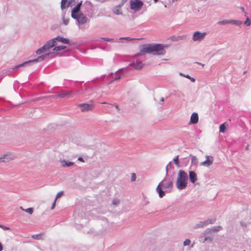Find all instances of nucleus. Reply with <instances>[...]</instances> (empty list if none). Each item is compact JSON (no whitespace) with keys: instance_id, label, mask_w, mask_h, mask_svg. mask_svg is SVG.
<instances>
[{"instance_id":"32","label":"nucleus","mask_w":251,"mask_h":251,"mask_svg":"<svg viewBox=\"0 0 251 251\" xmlns=\"http://www.w3.org/2000/svg\"><path fill=\"white\" fill-rule=\"evenodd\" d=\"M56 201H57V200L55 199V200H54V201L53 203H52V205L51 208V209H53L54 208V207H55V204H56Z\"/></svg>"},{"instance_id":"41","label":"nucleus","mask_w":251,"mask_h":251,"mask_svg":"<svg viewBox=\"0 0 251 251\" xmlns=\"http://www.w3.org/2000/svg\"><path fill=\"white\" fill-rule=\"evenodd\" d=\"M121 77L120 76L118 77H115V80H118V79H119Z\"/></svg>"},{"instance_id":"35","label":"nucleus","mask_w":251,"mask_h":251,"mask_svg":"<svg viewBox=\"0 0 251 251\" xmlns=\"http://www.w3.org/2000/svg\"><path fill=\"white\" fill-rule=\"evenodd\" d=\"M118 202H119V201H118V200H115V201H113V203L114 205L117 204Z\"/></svg>"},{"instance_id":"14","label":"nucleus","mask_w":251,"mask_h":251,"mask_svg":"<svg viewBox=\"0 0 251 251\" xmlns=\"http://www.w3.org/2000/svg\"><path fill=\"white\" fill-rule=\"evenodd\" d=\"M189 178L192 183L195 182L197 180V174L193 171L189 172Z\"/></svg>"},{"instance_id":"18","label":"nucleus","mask_w":251,"mask_h":251,"mask_svg":"<svg viewBox=\"0 0 251 251\" xmlns=\"http://www.w3.org/2000/svg\"><path fill=\"white\" fill-rule=\"evenodd\" d=\"M71 93L70 92H62L58 96L60 98H64L69 96Z\"/></svg>"},{"instance_id":"23","label":"nucleus","mask_w":251,"mask_h":251,"mask_svg":"<svg viewBox=\"0 0 251 251\" xmlns=\"http://www.w3.org/2000/svg\"><path fill=\"white\" fill-rule=\"evenodd\" d=\"M66 48V47L64 46H57V47H55L53 48V50L59 51L60 50L65 49Z\"/></svg>"},{"instance_id":"3","label":"nucleus","mask_w":251,"mask_h":251,"mask_svg":"<svg viewBox=\"0 0 251 251\" xmlns=\"http://www.w3.org/2000/svg\"><path fill=\"white\" fill-rule=\"evenodd\" d=\"M187 174L183 170H179L176 182L177 188L179 190L184 189L187 184Z\"/></svg>"},{"instance_id":"44","label":"nucleus","mask_w":251,"mask_h":251,"mask_svg":"<svg viewBox=\"0 0 251 251\" xmlns=\"http://www.w3.org/2000/svg\"><path fill=\"white\" fill-rule=\"evenodd\" d=\"M158 0H154V1L155 2H157L158 1Z\"/></svg>"},{"instance_id":"22","label":"nucleus","mask_w":251,"mask_h":251,"mask_svg":"<svg viewBox=\"0 0 251 251\" xmlns=\"http://www.w3.org/2000/svg\"><path fill=\"white\" fill-rule=\"evenodd\" d=\"M113 12L117 15L121 14V6L119 5L113 10Z\"/></svg>"},{"instance_id":"7","label":"nucleus","mask_w":251,"mask_h":251,"mask_svg":"<svg viewBox=\"0 0 251 251\" xmlns=\"http://www.w3.org/2000/svg\"><path fill=\"white\" fill-rule=\"evenodd\" d=\"M78 106L81 108V111L82 112H85L90 110H92L94 108V105L93 104L89 103H83L79 104Z\"/></svg>"},{"instance_id":"15","label":"nucleus","mask_w":251,"mask_h":251,"mask_svg":"<svg viewBox=\"0 0 251 251\" xmlns=\"http://www.w3.org/2000/svg\"><path fill=\"white\" fill-rule=\"evenodd\" d=\"M55 41H58L64 44H69V40L68 39L62 37L58 36L54 38Z\"/></svg>"},{"instance_id":"12","label":"nucleus","mask_w":251,"mask_h":251,"mask_svg":"<svg viewBox=\"0 0 251 251\" xmlns=\"http://www.w3.org/2000/svg\"><path fill=\"white\" fill-rule=\"evenodd\" d=\"M56 45V41L54 38L47 42L44 46L46 48L47 50H49L50 48L54 47Z\"/></svg>"},{"instance_id":"6","label":"nucleus","mask_w":251,"mask_h":251,"mask_svg":"<svg viewBox=\"0 0 251 251\" xmlns=\"http://www.w3.org/2000/svg\"><path fill=\"white\" fill-rule=\"evenodd\" d=\"M206 34V32L201 33L199 31L195 32L193 35V40L195 41H201L204 39Z\"/></svg>"},{"instance_id":"21","label":"nucleus","mask_w":251,"mask_h":251,"mask_svg":"<svg viewBox=\"0 0 251 251\" xmlns=\"http://www.w3.org/2000/svg\"><path fill=\"white\" fill-rule=\"evenodd\" d=\"M67 0H61V8L62 9H64L66 7H68V5H66Z\"/></svg>"},{"instance_id":"17","label":"nucleus","mask_w":251,"mask_h":251,"mask_svg":"<svg viewBox=\"0 0 251 251\" xmlns=\"http://www.w3.org/2000/svg\"><path fill=\"white\" fill-rule=\"evenodd\" d=\"M226 123H224L220 126V132L224 133L226 131V128L227 126Z\"/></svg>"},{"instance_id":"39","label":"nucleus","mask_w":251,"mask_h":251,"mask_svg":"<svg viewBox=\"0 0 251 251\" xmlns=\"http://www.w3.org/2000/svg\"><path fill=\"white\" fill-rule=\"evenodd\" d=\"M198 64L200 65L202 67H204V64H202V63H197Z\"/></svg>"},{"instance_id":"13","label":"nucleus","mask_w":251,"mask_h":251,"mask_svg":"<svg viewBox=\"0 0 251 251\" xmlns=\"http://www.w3.org/2000/svg\"><path fill=\"white\" fill-rule=\"evenodd\" d=\"M134 69L137 70H140L142 68L144 64L141 61H137L135 63L130 64Z\"/></svg>"},{"instance_id":"28","label":"nucleus","mask_w":251,"mask_h":251,"mask_svg":"<svg viewBox=\"0 0 251 251\" xmlns=\"http://www.w3.org/2000/svg\"><path fill=\"white\" fill-rule=\"evenodd\" d=\"M42 234H36L34 235L32 237V238L36 239H40L41 238Z\"/></svg>"},{"instance_id":"11","label":"nucleus","mask_w":251,"mask_h":251,"mask_svg":"<svg viewBox=\"0 0 251 251\" xmlns=\"http://www.w3.org/2000/svg\"><path fill=\"white\" fill-rule=\"evenodd\" d=\"M199 116L197 113H193L191 116L189 124H196L198 122Z\"/></svg>"},{"instance_id":"34","label":"nucleus","mask_w":251,"mask_h":251,"mask_svg":"<svg viewBox=\"0 0 251 251\" xmlns=\"http://www.w3.org/2000/svg\"><path fill=\"white\" fill-rule=\"evenodd\" d=\"M103 39H104L105 41H113V39H111V38H103Z\"/></svg>"},{"instance_id":"16","label":"nucleus","mask_w":251,"mask_h":251,"mask_svg":"<svg viewBox=\"0 0 251 251\" xmlns=\"http://www.w3.org/2000/svg\"><path fill=\"white\" fill-rule=\"evenodd\" d=\"M61 165L63 167H70L74 165V163L70 161H66L62 160L61 161Z\"/></svg>"},{"instance_id":"45","label":"nucleus","mask_w":251,"mask_h":251,"mask_svg":"<svg viewBox=\"0 0 251 251\" xmlns=\"http://www.w3.org/2000/svg\"><path fill=\"white\" fill-rule=\"evenodd\" d=\"M67 23H68V22H66V21L65 22V24L66 25V24H67Z\"/></svg>"},{"instance_id":"36","label":"nucleus","mask_w":251,"mask_h":251,"mask_svg":"<svg viewBox=\"0 0 251 251\" xmlns=\"http://www.w3.org/2000/svg\"><path fill=\"white\" fill-rule=\"evenodd\" d=\"M78 160L81 162H84L83 158L81 157H78Z\"/></svg>"},{"instance_id":"29","label":"nucleus","mask_w":251,"mask_h":251,"mask_svg":"<svg viewBox=\"0 0 251 251\" xmlns=\"http://www.w3.org/2000/svg\"><path fill=\"white\" fill-rule=\"evenodd\" d=\"M245 24L246 25H251V20L249 19V18H248L246 19V21H245Z\"/></svg>"},{"instance_id":"24","label":"nucleus","mask_w":251,"mask_h":251,"mask_svg":"<svg viewBox=\"0 0 251 251\" xmlns=\"http://www.w3.org/2000/svg\"><path fill=\"white\" fill-rule=\"evenodd\" d=\"M174 163H175V164L177 166H179V161H178V155H177L174 158Z\"/></svg>"},{"instance_id":"20","label":"nucleus","mask_w":251,"mask_h":251,"mask_svg":"<svg viewBox=\"0 0 251 251\" xmlns=\"http://www.w3.org/2000/svg\"><path fill=\"white\" fill-rule=\"evenodd\" d=\"M20 209H22V210L29 213L30 215H31L33 212V209L32 208H28L27 209H24L22 206H21Z\"/></svg>"},{"instance_id":"10","label":"nucleus","mask_w":251,"mask_h":251,"mask_svg":"<svg viewBox=\"0 0 251 251\" xmlns=\"http://www.w3.org/2000/svg\"><path fill=\"white\" fill-rule=\"evenodd\" d=\"M81 5V2L78 3L75 7L72 10V18H76V16L77 14V13L79 12L80 10V6Z\"/></svg>"},{"instance_id":"43","label":"nucleus","mask_w":251,"mask_h":251,"mask_svg":"<svg viewBox=\"0 0 251 251\" xmlns=\"http://www.w3.org/2000/svg\"><path fill=\"white\" fill-rule=\"evenodd\" d=\"M220 229H213L214 231H219Z\"/></svg>"},{"instance_id":"1","label":"nucleus","mask_w":251,"mask_h":251,"mask_svg":"<svg viewBox=\"0 0 251 251\" xmlns=\"http://www.w3.org/2000/svg\"><path fill=\"white\" fill-rule=\"evenodd\" d=\"M151 53L155 55H163L165 53L163 46L161 44L151 45L150 44L144 45L142 46L139 55Z\"/></svg>"},{"instance_id":"30","label":"nucleus","mask_w":251,"mask_h":251,"mask_svg":"<svg viewBox=\"0 0 251 251\" xmlns=\"http://www.w3.org/2000/svg\"><path fill=\"white\" fill-rule=\"evenodd\" d=\"M0 227H1L3 230H8L9 229V227L5 226H3V225H0Z\"/></svg>"},{"instance_id":"46","label":"nucleus","mask_w":251,"mask_h":251,"mask_svg":"<svg viewBox=\"0 0 251 251\" xmlns=\"http://www.w3.org/2000/svg\"><path fill=\"white\" fill-rule=\"evenodd\" d=\"M126 39H128H128H129V38L126 37Z\"/></svg>"},{"instance_id":"40","label":"nucleus","mask_w":251,"mask_h":251,"mask_svg":"<svg viewBox=\"0 0 251 251\" xmlns=\"http://www.w3.org/2000/svg\"><path fill=\"white\" fill-rule=\"evenodd\" d=\"M185 77H186V78H189V79H190L191 77L189 75H185Z\"/></svg>"},{"instance_id":"5","label":"nucleus","mask_w":251,"mask_h":251,"mask_svg":"<svg viewBox=\"0 0 251 251\" xmlns=\"http://www.w3.org/2000/svg\"><path fill=\"white\" fill-rule=\"evenodd\" d=\"M49 54H50V53H47V54H43V55H42L41 56H39L37 58H36L35 59H33V60H29V61H27V62H24V63H23L22 64H20V65H19L18 66H16V68H18V67L22 66L24 64H27V63H29L37 62H38V61H42V60H44L45 58H46L47 56H48L49 55Z\"/></svg>"},{"instance_id":"9","label":"nucleus","mask_w":251,"mask_h":251,"mask_svg":"<svg viewBox=\"0 0 251 251\" xmlns=\"http://www.w3.org/2000/svg\"><path fill=\"white\" fill-rule=\"evenodd\" d=\"M77 20L79 24H84L87 22V18L83 14H80L76 16V18H73Z\"/></svg>"},{"instance_id":"33","label":"nucleus","mask_w":251,"mask_h":251,"mask_svg":"<svg viewBox=\"0 0 251 251\" xmlns=\"http://www.w3.org/2000/svg\"><path fill=\"white\" fill-rule=\"evenodd\" d=\"M191 160H192V161L193 162L194 161H195L197 160V158L195 156H192L191 157Z\"/></svg>"},{"instance_id":"31","label":"nucleus","mask_w":251,"mask_h":251,"mask_svg":"<svg viewBox=\"0 0 251 251\" xmlns=\"http://www.w3.org/2000/svg\"><path fill=\"white\" fill-rule=\"evenodd\" d=\"M136 179V176H135V174L133 173L132 174V175H131V179L132 181H134Z\"/></svg>"},{"instance_id":"42","label":"nucleus","mask_w":251,"mask_h":251,"mask_svg":"<svg viewBox=\"0 0 251 251\" xmlns=\"http://www.w3.org/2000/svg\"><path fill=\"white\" fill-rule=\"evenodd\" d=\"M115 107H116V108L117 110H119V107H118V105H116V106H115Z\"/></svg>"},{"instance_id":"38","label":"nucleus","mask_w":251,"mask_h":251,"mask_svg":"<svg viewBox=\"0 0 251 251\" xmlns=\"http://www.w3.org/2000/svg\"><path fill=\"white\" fill-rule=\"evenodd\" d=\"M190 79L192 82H195V78H194L190 77Z\"/></svg>"},{"instance_id":"26","label":"nucleus","mask_w":251,"mask_h":251,"mask_svg":"<svg viewBox=\"0 0 251 251\" xmlns=\"http://www.w3.org/2000/svg\"><path fill=\"white\" fill-rule=\"evenodd\" d=\"M63 195V191H61V192H59V193H58L56 196V198H55V200H57L58 198H59L60 197H61V196H62Z\"/></svg>"},{"instance_id":"27","label":"nucleus","mask_w":251,"mask_h":251,"mask_svg":"<svg viewBox=\"0 0 251 251\" xmlns=\"http://www.w3.org/2000/svg\"><path fill=\"white\" fill-rule=\"evenodd\" d=\"M190 243L191 241L189 239H186L184 241L183 245L185 246H188L190 245Z\"/></svg>"},{"instance_id":"19","label":"nucleus","mask_w":251,"mask_h":251,"mask_svg":"<svg viewBox=\"0 0 251 251\" xmlns=\"http://www.w3.org/2000/svg\"><path fill=\"white\" fill-rule=\"evenodd\" d=\"M47 50H48L46 49V48H45V47L44 46H43L42 47H41V48L39 49L38 50H36V53L37 54H40Z\"/></svg>"},{"instance_id":"4","label":"nucleus","mask_w":251,"mask_h":251,"mask_svg":"<svg viewBox=\"0 0 251 251\" xmlns=\"http://www.w3.org/2000/svg\"><path fill=\"white\" fill-rule=\"evenodd\" d=\"M130 8L135 11H139L143 6V3L140 0H130Z\"/></svg>"},{"instance_id":"25","label":"nucleus","mask_w":251,"mask_h":251,"mask_svg":"<svg viewBox=\"0 0 251 251\" xmlns=\"http://www.w3.org/2000/svg\"><path fill=\"white\" fill-rule=\"evenodd\" d=\"M230 23V21H229L224 20L222 21L219 22L218 24L220 25H225V24Z\"/></svg>"},{"instance_id":"2","label":"nucleus","mask_w":251,"mask_h":251,"mask_svg":"<svg viewBox=\"0 0 251 251\" xmlns=\"http://www.w3.org/2000/svg\"><path fill=\"white\" fill-rule=\"evenodd\" d=\"M173 186V180L170 178H165L158 185L156 191L159 194L160 198H162L164 195V192L163 189H166L172 188Z\"/></svg>"},{"instance_id":"37","label":"nucleus","mask_w":251,"mask_h":251,"mask_svg":"<svg viewBox=\"0 0 251 251\" xmlns=\"http://www.w3.org/2000/svg\"><path fill=\"white\" fill-rule=\"evenodd\" d=\"M3 249V247L2 244L0 243V251H1Z\"/></svg>"},{"instance_id":"8","label":"nucleus","mask_w":251,"mask_h":251,"mask_svg":"<svg viewBox=\"0 0 251 251\" xmlns=\"http://www.w3.org/2000/svg\"><path fill=\"white\" fill-rule=\"evenodd\" d=\"M206 160L201 163V165L208 167L212 164L213 162V157L209 155L205 156Z\"/></svg>"}]
</instances>
